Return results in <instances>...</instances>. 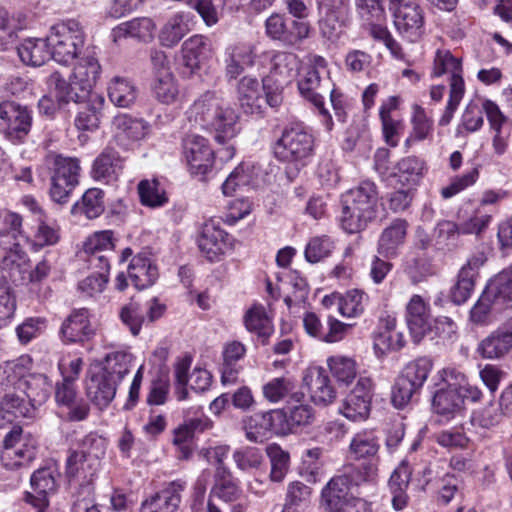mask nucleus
<instances>
[{
	"label": "nucleus",
	"mask_w": 512,
	"mask_h": 512,
	"mask_svg": "<svg viewBox=\"0 0 512 512\" xmlns=\"http://www.w3.org/2000/svg\"><path fill=\"white\" fill-rule=\"evenodd\" d=\"M304 394L302 392L291 393L288 400L287 411H284L285 433L292 432L295 428L310 425L314 419L313 408L303 403Z\"/></svg>",
	"instance_id": "31"
},
{
	"label": "nucleus",
	"mask_w": 512,
	"mask_h": 512,
	"mask_svg": "<svg viewBox=\"0 0 512 512\" xmlns=\"http://www.w3.org/2000/svg\"><path fill=\"white\" fill-rule=\"evenodd\" d=\"M151 91L157 101L167 105L174 103L179 95L178 83L172 73L155 77Z\"/></svg>",
	"instance_id": "52"
},
{
	"label": "nucleus",
	"mask_w": 512,
	"mask_h": 512,
	"mask_svg": "<svg viewBox=\"0 0 512 512\" xmlns=\"http://www.w3.org/2000/svg\"><path fill=\"white\" fill-rule=\"evenodd\" d=\"M155 28V23L151 18H135L116 26L111 32V37L114 42L125 37H132L143 42H148L153 38Z\"/></svg>",
	"instance_id": "36"
},
{
	"label": "nucleus",
	"mask_w": 512,
	"mask_h": 512,
	"mask_svg": "<svg viewBox=\"0 0 512 512\" xmlns=\"http://www.w3.org/2000/svg\"><path fill=\"white\" fill-rule=\"evenodd\" d=\"M244 323L249 332L255 333L260 338H263V343H265V339H267L273 331L266 310L261 305H254L246 312Z\"/></svg>",
	"instance_id": "47"
},
{
	"label": "nucleus",
	"mask_w": 512,
	"mask_h": 512,
	"mask_svg": "<svg viewBox=\"0 0 512 512\" xmlns=\"http://www.w3.org/2000/svg\"><path fill=\"white\" fill-rule=\"evenodd\" d=\"M100 463L86 459L84 455L72 451L66 459L65 476L73 495L88 497L94 493L93 481Z\"/></svg>",
	"instance_id": "7"
},
{
	"label": "nucleus",
	"mask_w": 512,
	"mask_h": 512,
	"mask_svg": "<svg viewBox=\"0 0 512 512\" xmlns=\"http://www.w3.org/2000/svg\"><path fill=\"white\" fill-rule=\"evenodd\" d=\"M266 34L282 46L293 47L302 43L310 35V24L304 20H295L274 13L265 21Z\"/></svg>",
	"instance_id": "8"
},
{
	"label": "nucleus",
	"mask_w": 512,
	"mask_h": 512,
	"mask_svg": "<svg viewBox=\"0 0 512 512\" xmlns=\"http://www.w3.org/2000/svg\"><path fill=\"white\" fill-rule=\"evenodd\" d=\"M378 192L371 181H363L341 197V227L347 233L364 230L377 216Z\"/></svg>",
	"instance_id": "2"
},
{
	"label": "nucleus",
	"mask_w": 512,
	"mask_h": 512,
	"mask_svg": "<svg viewBox=\"0 0 512 512\" xmlns=\"http://www.w3.org/2000/svg\"><path fill=\"white\" fill-rule=\"evenodd\" d=\"M511 349L512 340L497 328L478 342L476 353L483 359L498 360L505 357Z\"/></svg>",
	"instance_id": "37"
},
{
	"label": "nucleus",
	"mask_w": 512,
	"mask_h": 512,
	"mask_svg": "<svg viewBox=\"0 0 512 512\" xmlns=\"http://www.w3.org/2000/svg\"><path fill=\"white\" fill-rule=\"evenodd\" d=\"M327 365L331 374L340 383L348 385L357 375L356 362L350 357L343 355L331 356L327 359Z\"/></svg>",
	"instance_id": "53"
},
{
	"label": "nucleus",
	"mask_w": 512,
	"mask_h": 512,
	"mask_svg": "<svg viewBox=\"0 0 512 512\" xmlns=\"http://www.w3.org/2000/svg\"><path fill=\"white\" fill-rule=\"evenodd\" d=\"M484 253L472 255L458 273L457 282L450 291V298L456 305L465 303L471 296L479 268L485 263Z\"/></svg>",
	"instance_id": "17"
},
{
	"label": "nucleus",
	"mask_w": 512,
	"mask_h": 512,
	"mask_svg": "<svg viewBox=\"0 0 512 512\" xmlns=\"http://www.w3.org/2000/svg\"><path fill=\"white\" fill-rule=\"evenodd\" d=\"M30 259L24 250H14L0 255V280L21 284L27 279Z\"/></svg>",
	"instance_id": "25"
},
{
	"label": "nucleus",
	"mask_w": 512,
	"mask_h": 512,
	"mask_svg": "<svg viewBox=\"0 0 512 512\" xmlns=\"http://www.w3.org/2000/svg\"><path fill=\"white\" fill-rule=\"evenodd\" d=\"M372 381L368 377H360L353 390L346 396L342 414L351 421H364L369 417L373 397Z\"/></svg>",
	"instance_id": "13"
},
{
	"label": "nucleus",
	"mask_w": 512,
	"mask_h": 512,
	"mask_svg": "<svg viewBox=\"0 0 512 512\" xmlns=\"http://www.w3.org/2000/svg\"><path fill=\"white\" fill-rule=\"evenodd\" d=\"M411 124L412 130L405 142L407 146L426 140L432 135L433 120L427 116L425 110L419 105L414 106Z\"/></svg>",
	"instance_id": "50"
},
{
	"label": "nucleus",
	"mask_w": 512,
	"mask_h": 512,
	"mask_svg": "<svg viewBox=\"0 0 512 512\" xmlns=\"http://www.w3.org/2000/svg\"><path fill=\"white\" fill-rule=\"evenodd\" d=\"M333 248V242L328 236H316L307 243L304 256L307 262L314 264L328 257Z\"/></svg>",
	"instance_id": "63"
},
{
	"label": "nucleus",
	"mask_w": 512,
	"mask_h": 512,
	"mask_svg": "<svg viewBox=\"0 0 512 512\" xmlns=\"http://www.w3.org/2000/svg\"><path fill=\"white\" fill-rule=\"evenodd\" d=\"M104 193L98 188L88 189L82 196L81 203L72 207V213H83L88 219L99 217L104 211Z\"/></svg>",
	"instance_id": "49"
},
{
	"label": "nucleus",
	"mask_w": 512,
	"mask_h": 512,
	"mask_svg": "<svg viewBox=\"0 0 512 512\" xmlns=\"http://www.w3.org/2000/svg\"><path fill=\"white\" fill-rule=\"evenodd\" d=\"M394 26L402 38L409 42L419 41L425 34L423 8L416 1L396 7L393 12Z\"/></svg>",
	"instance_id": "12"
},
{
	"label": "nucleus",
	"mask_w": 512,
	"mask_h": 512,
	"mask_svg": "<svg viewBox=\"0 0 512 512\" xmlns=\"http://www.w3.org/2000/svg\"><path fill=\"white\" fill-rule=\"evenodd\" d=\"M20 61L27 66L39 67L51 57L48 38H26L16 47Z\"/></svg>",
	"instance_id": "32"
},
{
	"label": "nucleus",
	"mask_w": 512,
	"mask_h": 512,
	"mask_svg": "<svg viewBox=\"0 0 512 512\" xmlns=\"http://www.w3.org/2000/svg\"><path fill=\"white\" fill-rule=\"evenodd\" d=\"M482 109L493 132L492 146L494 152L497 155H502L508 148L511 134L508 118L501 112L498 105L491 100H485L482 104Z\"/></svg>",
	"instance_id": "20"
},
{
	"label": "nucleus",
	"mask_w": 512,
	"mask_h": 512,
	"mask_svg": "<svg viewBox=\"0 0 512 512\" xmlns=\"http://www.w3.org/2000/svg\"><path fill=\"white\" fill-rule=\"evenodd\" d=\"M106 450V441L96 433H89L84 436L78 444V448L73 450L77 454L84 455L86 459L100 463Z\"/></svg>",
	"instance_id": "59"
},
{
	"label": "nucleus",
	"mask_w": 512,
	"mask_h": 512,
	"mask_svg": "<svg viewBox=\"0 0 512 512\" xmlns=\"http://www.w3.org/2000/svg\"><path fill=\"white\" fill-rule=\"evenodd\" d=\"M422 170V161L417 157L409 156L397 163L394 176L398 177V181L403 184L415 183L421 176Z\"/></svg>",
	"instance_id": "64"
},
{
	"label": "nucleus",
	"mask_w": 512,
	"mask_h": 512,
	"mask_svg": "<svg viewBox=\"0 0 512 512\" xmlns=\"http://www.w3.org/2000/svg\"><path fill=\"white\" fill-rule=\"evenodd\" d=\"M299 58L291 52H277L272 56L271 73L280 76V83L289 82L298 72Z\"/></svg>",
	"instance_id": "51"
},
{
	"label": "nucleus",
	"mask_w": 512,
	"mask_h": 512,
	"mask_svg": "<svg viewBox=\"0 0 512 512\" xmlns=\"http://www.w3.org/2000/svg\"><path fill=\"white\" fill-rule=\"evenodd\" d=\"M79 171L80 165L76 158L57 155L53 161V174L51 177L77 186L79 183Z\"/></svg>",
	"instance_id": "55"
},
{
	"label": "nucleus",
	"mask_w": 512,
	"mask_h": 512,
	"mask_svg": "<svg viewBox=\"0 0 512 512\" xmlns=\"http://www.w3.org/2000/svg\"><path fill=\"white\" fill-rule=\"evenodd\" d=\"M132 359V354L125 351H116L107 354L103 364L95 365V367L120 383L129 373Z\"/></svg>",
	"instance_id": "45"
},
{
	"label": "nucleus",
	"mask_w": 512,
	"mask_h": 512,
	"mask_svg": "<svg viewBox=\"0 0 512 512\" xmlns=\"http://www.w3.org/2000/svg\"><path fill=\"white\" fill-rule=\"evenodd\" d=\"M228 234L213 222L205 223L197 240L198 247L206 258L215 261L224 253Z\"/></svg>",
	"instance_id": "34"
},
{
	"label": "nucleus",
	"mask_w": 512,
	"mask_h": 512,
	"mask_svg": "<svg viewBox=\"0 0 512 512\" xmlns=\"http://www.w3.org/2000/svg\"><path fill=\"white\" fill-rule=\"evenodd\" d=\"M320 12L324 14L319 21L320 33L324 38L335 42L343 33L346 9H323Z\"/></svg>",
	"instance_id": "46"
},
{
	"label": "nucleus",
	"mask_w": 512,
	"mask_h": 512,
	"mask_svg": "<svg viewBox=\"0 0 512 512\" xmlns=\"http://www.w3.org/2000/svg\"><path fill=\"white\" fill-rule=\"evenodd\" d=\"M505 414L500 410V406H496L490 402L483 408L475 410L471 416V424L485 430L493 429L498 426Z\"/></svg>",
	"instance_id": "57"
},
{
	"label": "nucleus",
	"mask_w": 512,
	"mask_h": 512,
	"mask_svg": "<svg viewBox=\"0 0 512 512\" xmlns=\"http://www.w3.org/2000/svg\"><path fill=\"white\" fill-rule=\"evenodd\" d=\"M74 120L77 129L95 131L103 117L104 98L99 94H88L87 100H82Z\"/></svg>",
	"instance_id": "27"
},
{
	"label": "nucleus",
	"mask_w": 512,
	"mask_h": 512,
	"mask_svg": "<svg viewBox=\"0 0 512 512\" xmlns=\"http://www.w3.org/2000/svg\"><path fill=\"white\" fill-rule=\"evenodd\" d=\"M411 479V471L407 465H400L394 470L389 479V489L392 494V506L400 511L406 507L408 496L406 490Z\"/></svg>",
	"instance_id": "43"
},
{
	"label": "nucleus",
	"mask_w": 512,
	"mask_h": 512,
	"mask_svg": "<svg viewBox=\"0 0 512 512\" xmlns=\"http://www.w3.org/2000/svg\"><path fill=\"white\" fill-rule=\"evenodd\" d=\"M52 382L44 374L32 373L26 375L20 382V391L28 399V403L36 410L43 405L51 395Z\"/></svg>",
	"instance_id": "30"
},
{
	"label": "nucleus",
	"mask_w": 512,
	"mask_h": 512,
	"mask_svg": "<svg viewBox=\"0 0 512 512\" xmlns=\"http://www.w3.org/2000/svg\"><path fill=\"white\" fill-rule=\"evenodd\" d=\"M36 410L19 392H6L0 401V428L23 418H33Z\"/></svg>",
	"instance_id": "24"
},
{
	"label": "nucleus",
	"mask_w": 512,
	"mask_h": 512,
	"mask_svg": "<svg viewBox=\"0 0 512 512\" xmlns=\"http://www.w3.org/2000/svg\"><path fill=\"white\" fill-rule=\"evenodd\" d=\"M379 450V439L373 432H358L352 437L347 452L348 458L358 463H350L344 467L368 482L375 483L380 462Z\"/></svg>",
	"instance_id": "3"
},
{
	"label": "nucleus",
	"mask_w": 512,
	"mask_h": 512,
	"mask_svg": "<svg viewBox=\"0 0 512 512\" xmlns=\"http://www.w3.org/2000/svg\"><path fill=\"white\" fill-rule=\"evenodd\" d=\"M137 95V87L126 78L114 77L108 85L109 99L117 107H130L135 103Z\"/></svg>",
	"instance_id": "44"
},
{
	"label": "nucleus",
	"mask_w": 512,
	"mask_h": 512,
	"mask_svg": "<svg viewBox=\"0 0 512 512\" xmlns=\"http://www.w3.org/2000/svg\"><path fill=\"white\" fill-rule=\"evenodd\" d=\"M123 170V159L111 147H106L94 160L92 176L95 180L112 183L118 180Z\"/></svg>",
	"instance_id": "28"
},
{
	"label": "nucleus",
	"mask_w": 512,
	"mask_h": 512,
	"mask_svg": "<svg viewBox=\"0 0 512 512\" xmlns=\"http://www.w3.org/2000/svg\"><path fill=\"white\" fill-rule=\"evenodd\" d=\"M138 193L144 206L159 207L167 202V197L158 180H142L138 184Z\"/></svg>",
	"instance_id": "58"
},
{
	"label": "nucleus",
	"mask_w": 512,
	"mask_h": 512,
	"mask_svg": "<svg viewBox=\"0 0 512 512\" xmlns=\"http://www.w3.org/2000/svg\"><path fill=\"white\" fill-rule=\"evenodd\" d=\"M461 387L454 379L444 375L443 384L438 388L432 398L433 411L447 418H453L463 410V396Z\"/></svg>",
	"instance_id": "16"
},
{
	"label": "nucleus",
	"mask_w": 512,
	"mask_h": 512,
	"mask_svg": "<svg viewBox=\"0 0 512 512\" xmlns=\"http://www.w3.org/2000/svg\"><path fill=\"white\" fill-rule=\"evenodd\" d=\"M405 318L413 341L420 342L431 329L428 303L420 295H413L407 303Z\"/></svg>",
	"instance_id": "19"
},
{
	"label": "nucleus",
	"mask_w": 512,
	"mask_h": 512,
	"mask_svg": "<svg viewBox=\"0 0 512 512\" xmlns=\"http://www.w3.org/2000/svg\"><path fill=\"white\" fill-rule=\"evenodd\" d=\"M366 294L358 289L349 290L339 297V312L345 317H357L364 312Z\"/></svg>",
	"instance_id": "60"
},
{
	"label": "nucleus",
	"mask_w": 512,
	"mask_h": 512,
	"mask_svg": "<svg viewBox=\"0 0 512 512\" xmlns=\"http://www.w3.org/2000/svg\"><path fill=\"white\" fill-rule=\"evenodd\" d=\"M61 338L64 343H83L90 340L94 335L91 326L88 310H74L62 323L60 329Z\"/></svg>",
	"instance_id": "22"
},
{
	"label": "nucleus",
	"mask_w": 512,
	"mask_h": 512,
	"mask_svg": "<svg viewBox=\"0 0 512 512\" xmlns=\"http://www.w3.org/2000/svg\"><path fill=\"white\" fill-rule=\"evenodd\" d=\"M255 48L248 43H237L228 46L224 52L225 77L230 82L237 79L247 67L254 65Z\"/></svg>",
	"instance_id": "21"
},
{
	"label": "nucleus",
	"mask_w": 512,
	"mask_h": 512,
	"mask_svg": "<svg viewBox=\"0 0 512 512\" xmlns=\"http://www.w3.org/2000/svg\"><path fill=\"white\" fill-rule=\"evenodd\" d=\"M100 65L91 55L82 57L73 69L72 78L86 99L100 74Z\"/></svg>",
	"instance_id": "39"
},
{
	"label": "nucleus",
	"mask_w": 512,
	"mask_h": 512,
	"mask_svg": "<svg viewBox=\"0 0 512 512\" xmlns=\"http://www.w3.org/2000/svg\"><path fill=\"white\" fill-rule=\"evenodd\" d=\"M409 224L403 218L393 219L386 226L378 239L377 252L380 256L390 259L398 255L399 248L404 244Z\"/></svg>",
	"instance_id": "23"
},
{
	"label": "nucleus",
	"mask_w": 512,
	"mask_h": 512,
	"mask_svg": "<svg viewBox=\"0 0 512 512\" xmlns=\"http://www.w3.org/2000/svg\"><path fill=\"white\" fill-rule=\"evenodd\" d=\"M190 30L189 14L185 12L176 13L162 26L158 36L159 43L163 47L173 48Z\"/></svg>",
	"instance_id": "35"
},
{
	"label": "nucleus",
	"mask_w": 512,
	"mask_h": 512,
	"mask_svg": "<svg viewBox=\"0 0 512 512\" xmlns=\"http://www.w3.org/2000/svg\"><path fill=\"white\" fill-rule=\"evenodd\" d=\"M233 460L239 470L249 471L258 469L264 460V456L259 448L244 446L233 452Z\"/></svg>",
	"instance_id": "61"
},
{
	"label": "nucleus",
	"mask_w": 512,
	"mask_h": 512,
	"mask_svg": "<svg viewBox=\"0 0 512 512\" xmlns=\"http://www.w3.org/2000/svg\"><path fill=\"white\" fill-rule=\"evenodd\" d=\"M237 98L245 113H259L261 109L260 84L257 78L243 76L236 86Z\"/></svg>",
	"instance_id": "40"
},
{
	"label": "nucleus",
	"mask_w": 512,
	"mask_h": 512,
	"mask_svg": "<svg viewBox=\"0 0 512 512\" xmlns=\"http://www.w3.org/2000/svg\"><path fill=\"white\" fill-rule=\"evenodd\" d=\"M147 309L137 301L124 305L120 311V319L127 326L132 335L137 336L145 323Z\"/></svg>",
	"instance_id": "56"
},
{
	"label": "nucleus",
	"mask_w": 512,
	"mask_h": 512,
	"mask_svg": "<svg viewBox=\"0 0 512 512\" xmlns=\"http://www.w3.org/2000/svg\"><path fill=\"white\" fill-rule=\"evenodd\" d=\"M50 95H54L60 104H67L71 101L80 103L84 100L82 93L76 92V82L72 78L69 83L59 71L52 72L46 79Z\"/></svg>",
	"instance_id": "42"
},
{
	"label": "nucleus",
	"mask_w": 512,
	"mask_h": 512,
	"mask_svg": "<svg viewBox=\"0 0 512 512\" xmlns=\"http://www.w3.org/2000/svg\"><path fill=\"white\" fill-rule=\"evenodd\" d=\"M190 118L200 127L214 133V140L224 146L216 151L222 161L233 158L235 148L230 141L237 135L238 115L215 92L201 95L190 109ZM183 154L192 175L204 176L212 168L215 152L207 140L196 134L183 139Z\"/></svg>",
	"instance_id": "1"
},
{
	"label": "nucleus",
	"mask_w": 512,
	"mask_h": 512,
	"mask_svg": "<svg viewBox=\"0 0 512 512\" xmlns=\"http://www.w3.org/2000/svg\"><path fill=\"white\" fill-rule=\"evenodd\" d=\"M311 400L316 405L327 406L336 398V391L323 368H314L304 377Z\"/></svg>",
	"instance_id": "29"
},
{
	"label": "nucleus",
	"mask_w": 512,
	"mask_h": 512,
	"mask_svg": "<svg viewBox=\"0 0 512 512\" xmlns=\"http://www.w3.org/2000/svg\"><path fill=\"white\" fill-rule=\"evenodd\" d=\"M462 73L461 60L451 54L449 50H438L434 59V67L432 75L440 77L444 74H450V77L455 74Z\"/></svg>",
	"instance_id": "62"
},
{
	"label": "nucleus",
	"mask_w": 512,
	"mask_h": 512,
	"mask_svg": "<svg viewBox=\"0 0 512 512\" xmlns=\"http://www.w3.org/2000/svg\"><path fill=\"white\" fill-rule=\"evenodd\" d=\"M485 291L504 310L512 303V265L503 269L487 284Z\"/></svg>",
	"instance_id": "41"
},
{
	"label": "nucleus",
	"mask_w": 512,
	"mask_h": 512,
	"mask_svg": "<svg viewBox=\"0 0 512 512\" xmlns=\"http://www.w3.org/2000/svg\"><path fill=\"white\" fill-rule=\"evenodd\" d=\"M129 278L137 289L152 286L158 278V269L146 253L134 256L128 267Z\"/></svg>",
	"instance_id": "33"
},
{
	"label": "nucleus",
	"mask_w": 512,
	"mask_h": 512,
	"mask_svg": "<svg viewBox=\"0 0 512 512\" xmlns=\"http://www.w3.org/2000/svg\"><path fill=\"white\" fill-rule=\"evenodd\" d=\"M433 363L428 357H420L408 363L399 377L420 391L432 370Z\"/></svg>",
	"instance_id": "48"
},
{
	"label": "nucleus",
	"mask_w": 512,
	"mask_h": 512,
	"mask_svg": "<svg viewBox=\"0 0 512 512\" xmlns=\"http://www.w3.org/2000/svg\"><path fill=\"white\" fill-rule=\"evenodd\" d=\"M181 51L184 65L193 71L210 57L211 43L203 35H193L183 42Z\"/></svg>",
	"instance_id": "38"
},
{
	"label": "nucleus",
	"mask_w": 512,
	"mask_h": 512,
	"mask_svg": "<svg viewBox=\"0 0 512 512\" xmlns=\"http://www.w3.org/2000/svg\"><path fill=\"white\" fill-rule=\"evenodd\" d=\"M366 483L369 482L360 477L359 474L343 467L342 472L331 478L323 487L321 492V506L327 512H333L346 506V504L351 502L350 500H359L360 498L350 494V489Z\"/></svg>",
	"instance_id": "6"
},
{
	"label": "nucleus",
	"mask_w": 512,
	"mask_h": 512,
	"mask_svg": "<svg viewBox=\"0 0 512 512\" xmlns=\"http://www.w3.org/2000/svg\"><path fill=\"white\" fill-rule=\"evenodd\" d=\"M314 150V137L300 126L284 129L273 146L275 157L283 162H303L311 157Z\"/></svg>",
	"instance_id": "5"
},
{
	"label": "nucleus",
	"mask_w": 512,
	"mask_h": 512,
	"mask_svg": "<svg viewBox=\"0 0 512 512\" xmlns=\"http://www.w3.org/2000/svg\"><path fill=\"white\" fill-rule=\"evenodd\" d=\"M32 126L31 111L13 101L0 103V131L11 142H22Z\"/></svg>",
	"instance_id": "10"
},
{
	"label": "nucleus",
	"mask_w": 512,
	"mask_h": 512,
	"mask_svg": "<svg viewBox=\"0 0 512 512\" xmlns=\"http://www.w3.org/2000/svg\"><path fill=\"white\" fill-rule=\"evenodd\" d=\"M58 477L59 472L55 465L39 468L31 475V491L26 492L25 501L36 512H47L49 496L54 494L58 487Z\"/></svg>",
	"instance_id": "11"
},
{
	"label": "nucleus",
	"mask_w": 512,
	"mask_h": 512,
	"mask_svg": "<svg viewBox=\"0 0 512 512\" xmlns=\"http://www.w3.org/2000/svg\"><path fill=\"white\" fill-rule=\"evenodd\" d=\"M283 410L257 412L244 420L246 438L251 442H262L267 433H285Z\"/></svg>",
	"instance_id": "14"
},
{
	"label": "nucleus",
	"mask_w": 512,
	"mask_h": 512,
	"mask_svg": "<svg viewBox=\"0 0 512 512\" xmlns=\"http://www.w3.org/2000/svg\"><path fill=\"white\" fill-rule=\"evenodd\" d=\"M23 359L7 361L0 365V386L20 391V382L26 377Z\"/></svg>",
	"instance_id": "54"
},
{
	"label": "nucleus",
	"mask_w": 512,
	"mask_h": 512,
	"mask_svg": "<svg viewBox=\"0 0 512 512\" xmlns=\"http://www.w3.org/2000/svg\"><path fill=\"white\" fill-rule=\"evenodd\" d=\"M297 85L300 94L318 110L326 130L331 131L334 123L331 114L324 106L323 96V94H328L332 86L330 77L322 76L316 70H305Z\"/></svg>",
	"instance_id": "9"
},
{
	"label": "nucleus",
	"mask_w": 512,
	"mask_h": 512,
	"mask_svg": "<svg viewBox=\"0 0 512 512\" xmlns=\"http://www.w3.org/2000/svg\"><path fill=\"white\" fill-rule=\"evenodd\" d=\"M51 48V58L67 65L77 58L84 47L85 34L77 20L69 19L51 28L47 37Z\"/></svg>",
	"instance_id": "4"
},
{
	"label": "nucleus",
	"mask_w": 512,
	"mask_h": 512,
	"mask_svg": "<svg viewBox=\"0 0 512 512\" xmlns=\"http://www.w3.org/2000/svg\"><path fill=\"white\" fill-rule=\"evenodd\" d=\"M184 489L185 483L181 480L168 483L142 502L140 512H176Z\"/></svg>",
	"instance_id": "18"
},
{
	"label": "nucleus",
	"mask_w": 512,
	"mask_h": 512,
	"mask_svg": "<svg viewBox=\"0 0 512 512\" xmlns=\"http://www.w3.org/2000/svg\"><path fill=\"white\" fill-rule=\"evenodd\" d=\"M115 139L123 146H129L146 137L149 124L142 119L133 118L127 114H119L113 119Z\"/></svg>",
	"instance_id": "26"
},
{
	"label": "nucleus",
	"mask_w": 512,
	"mask_h": 512,
	"mask_svg": "<svg viewBox=\"0 0 512 512\" xmlns=\"http://www.w3.org/2000/svg\"><path fill=\"white\" fill-rule=\"evenodd\" d=\"M119 383L104 372L91 367L86 380V393L91 402L99 409L109 406L116 395Z\"/></svg>",
	"instance_id": "15"
}]
</instances>
